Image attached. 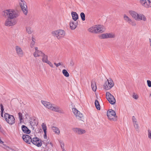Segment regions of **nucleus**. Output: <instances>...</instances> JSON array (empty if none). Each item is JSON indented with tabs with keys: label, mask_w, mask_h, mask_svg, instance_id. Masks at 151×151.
Instances as JSON below:
<instances>
[{
	"label": "nucleus",
	"mask_w": 151,
	"mask_h": 151,
	"mask_svg": "<svg viewBox=\"0 0 151 151\" xmlns=\"http://www.w3.org/2000/svg\"><path fill=\"white\" fill-rule=\"evenodd\" d=\"M2 15L4 17L14 19L18 17L19 15L18 11L13 9H6L3 11Z\"/></svg>",
	"instance_id": "f257e3e1"
},
{
	"label": "nucleus",
	"mask_w": 151,
	"mask_h": 151,
	"mask_svg": "<svg viewBox=\"0 0 151 151\" xmlns=\"http://www.w3.org/2000/svg\"><path fill=\"white\" fill-rule=\"evenodd\" d=\"M52 34L53 35L55 36L58 39H60L64 37L65 33L64 30L59 29L52 32Z\"/></svg>",
	"instance_id": "f03ea898"
},
{
	"label": "nucleus",
	"mask_w": 151,
	"mask_h": 151,
	"mask_svg": "<svg viewBox=\"0 0 151 151\" xmlns=\"http://www.w3.org/2000/svg\"><path fill=\"white\" fill-rule=\"evenodd\" d=\"M114 85V83L111 79H107L104 84V88L106 90L110 89Z\"/></svg>",
	"instance_id": "7ed1b4c3"
},
{
	"label": "nucleus",
	"mask_w": 151,
	"mask_h": 151,
	"mask_svg": "<svg viewBox=\"0 0 151 151\" xmlns=\"http://www.w3.org/2000/svg\"><path fill=\"white\" fill-rule=\"evenodd\" d=\"M4 118L6 122L12 125L15 122V119L14 116L7 113L4 114Z\"/></svg>",
	"instance_id": "20e7f679"
},
{
	"label": "nucleus",
	"mask_w": 151,
	"mask_h": 151,
	"mask_svg": "<svg viewBox=\"0 0 151 151\" xmlns=\"http://www.w3.org/2000/svg\"><path fill=\"white\" fill-rule=\"evenodd\" d=\"M107 115L110 119L113 121L116 120V118L117 117L116 112L112 109L109 110L107 112Z\"/></svg>",
	"instance_id": "39448f33"
},
{
	"label": "nucleus",
	"mask_w": 151,
	"mask_h": 151,
	"mask_svg": "<svg viewBox=\"0 0 151 151\" xmlns=\"http://www.w3.org/2000/svg\"><path fill=\"white\" fill-rule=\"evenodd\" d=\"M16 23L17 21L15 19L7 18L5 21L4 25L6 26L10 27L14 26Z\"/></svg>",
	"instance_id": "423d86ee"
},
{
	"label": "nucleus",
	"mask_w": 151,
	"mask_h": 151,
	"mask_svg": "<svg viewBox=\"0 0 151 151\" xmlns=\"http://www.w3.org/2000/svg\"><path fill=\"white\" fill-rule=\"evenodd\" d=\"M106 97L109 103L111 104H114L116 102V100L114 96L109 92L106 93Z\"/></svg>",
	"instance_id": "0eeeda50"
},
{
	"label": "nucleus",
	"mask_w": 151,
	"mask_h": 151,
	"mask_svg": "<svg viewBox=\"0 0 151 151\" xmlns=\"http://www.w3.org/2000/svg\"><path fill=\"white\" fill-rule=\"evenodd\" d=\"M19 4L24 14L26 15L27 13V6L26 4V2L24 0H20Z\"/></svg>",
	"instance_id": "6e6552de"
},
{
	"label": "nucleus",
	"mask_w": 151,
	"mask_h": 151,
	"mask_svg": "<svg viewBox=\"0 0 151 151\" xmlns=\"http://www.w3.org/2000/svg\"><path fill=\"white\" fill-rule=\"evenodd\" d=\"M142 5L146 8H151V0H140Z\"/></svg>",
	"instance_id": "1a4fd4ad"
},
{
	"label": "nucleus",
	"mask_w": 151,
	"mask_h": 151,
	"mask_svg": "<svg viewBox=\"0 0 151 151\" xmlns=\"http://www.w3.org/2000/svg\"><path fill=\"white\" fill-rule=\"evenodd\" d=\"M31 142L38 147H40L42 145L41 140L37 137L32 138Z\"/></svg>",
	"instance_id": "9d476101"
},
{
	"label": "nucleus",
	"mask_w": 151,
	"mask_h": 151,
	"mask_svg": "<svg viewBox=\"0 0 151 151\" xmlns=\"http://www.w3.org/2000/svg\"><path fill=\"white\" fill-rule=\"evenodd\" d=\"M124 20L127 22L128 24L133 26H135L136 25V24L135 22L134 21H133L126 14L124 15Z\"/></svg>",
	"instance_id": "9b49d317"
},
{
	"label": "nucleus",
	"mask_w": 151,
	"mask_h": 151,
	"mask_svg": "<svg viewBox=\"0 0 151 151\" xmlns=\"http://www.w3.org/2000/svg\"><path fill=\"white\" fill-rule=\"evenodd\" d=\"M96 33H101L105 30L104 26L101 25H95Z\"/></svg>",
	"instance_id": "f8f14e48"
},
{
	"label": "nucleus",
	"mask_w": 151,
	"mask_h": 151,
	"mask_svg": "<svg viewBox=\"0 0 151 151\" xmlns=\"http://www.w3.org/2000/svg\"><path fill=\"white\" fill-rule=\"evenodd\" d=\"M72 110L74 114L76 115L77 119H81L83 117V114L78 110L77 109L75 108H73Z\"/></svg>",
	"instance_id": "ddd939ff"
},
{
	"label": "nucleus",
	"mask_w": 151,
	"mask_h": 151,
	"mask_svg": "<svg viewBox=\"0 0 151 151\" xmlns=\"http://www.w3.org/2000/svg\"><path fill=\"white\" fill-rule=\"evenodd\" d=\"M23 140L27 143L30 144L32 141V138L27 134H24L22 136Z\"/></svg>",
	"instance_id": "4468645a"
},
{
	"label": "nucleus",
	"mask_w": 151,
	"mask_h": 151,
	"mask_svg": "<svg viewBox=\"0 0 151 151\" xmlns=\"http://www.w3.org/2000/svg\"><path fill=\"white\" fill-rule=\"evenodd\" d=\"M15 50L17 54L20 57L23 55V52L21 48L18 46H17L15 47Z\"/></svg>",
	"instance_id": "2eb2a0df"
},
{
	"label": "nucleus",
	"mask_w": 151,
	"mask_h": 151,
	"mask_svg": "<svg viewBox=\"0 0 151 151\" xmlns=\"http://www.w3.org/2000/svg\"><path fill=\"white\" fill-rule=\"evenodd\" d=\"M73 130L74 132L79 134H81L86 132V131L84 130L77 128H73Z\"/></svg>",
	"instance_id": "dca6fc26"
},
{
	"label": "nucleus",
	"mask_w": 151,
	"mask_h": 151,
	"mask_svg": "<svg viewBox=\"0 0 151 151\" xmlns=\"http://www.w3.org/2000/svg\"><path fill=\"white\" fill-rule=\"evenodd\" d=\"M42 103L46 108L48 109H51L52 106V104L49 102H47L44 101H41Z\"/></svg>",
	"instance_id": "f3484780"
},
{
	"label": "nucleus",
	"mask_w": 151,
	"mask_h": 151,
	"mask_svg": "<svg viewBox=\"0 0 151 151\" xmlns=\"http://www.w3.org/2000/svg\"><path fill=\"white\" fill-rule=\"evenodd\" d=\"M42 103L46 108L48 109H51L52 106V104L49 102H47L44 101H41Z\"/></svg>",
	"instance_id": "a211bd4d"
},
{
	"label": "nucleus",
	"mask_w": 151,
	"mask_h": 151,
	"mask_svg": "<svg viewBox=\"0 0 151 151\" xmlns=\"http://www.w3.org/2000/svg\"><path fill=\"white\" fill-rule=\"evenodd\" d=\"M51 110L61 114H64L63 110L61 109L58 106H53Z\"/></svg>",
	"instance_id": "6ab92c4d"
},
{
	"label": "nucleus",
	"mask_w": 151,
	"mask_h": 151,
	"mask_svg": "<svg viewBox=\"0 0 151 151\" xmlns=\"http://www.w3.org/2000/svg\"><path fill=\"white\" fill-rule=\"evenodd\" d=\"M22 130L24 133L29 134L30 133V130L24 125H22L21 127Z\"/></svg>",
	"instance_id": "aec40b11"
},
{
	"label": "nucleus",
	"mask_w": 151,
	"mask_h": 151,
	"mask_svg": "<svg viewBox=\"0 0 151 151\" xmlns=\"http://www.w3.org/2000/svg\"><path fill=\"white\" fill-rule=\"evenodd\" d=\"M129 13L133 18L136 20H137V19L138 16V13L136 12L133 11H129Z\"/></svg>",
	"instance_id": "412c9836"
},
{
	"label": "nucleus",
	"mask_w": 151,
	"mask_h": 151,
	"mask_svg": "<svg viewBox=\"0 0 151 151\" xmlns=\"http://www.w3.org/2000/svg\"><path fill=\"white\" fill-rule=\"evenodd\" d=\"M146 19L145 15H144L143 14H138L137 19V20H143L144 21H146Z\"/></svg>",
	"instance_id": "4be33fe9"
},
{
	"label": "nucleus",
	"mask_w": 151,
	"mask_h": 151,
	"mask_svg": "<svg viewBox=\"0 0 151 151\" xmlns=\"http://www.w3.org/2000/svg\"><path fill=\"white\" fill-rule=\"evenodd\" d=\"M71 15L73 19L75 21H76L78 18V16L77 14L75 12H72Z\"/></svg>",
	"instance_id": "5701e85b"
},
{
	"label": "nucleus",
	"mask_w": 151,
	"mask_h": 151,
	"mask_svg": "<svg viewBox=\"0 0 151 151\" xmlns=\"http://www.w3.org/2000/svg\"><path fill=\"white\" fill-rule=\"evenodd\" d=\"M44 53L42 52L41 51L39 50L37 52H35L33 53V55L35 57L39 56H41Z\"/></svg>",
	"instance_id": "b1692460"
},
{
	"label": "nucleus",
	"mask_w": 151,
	"mask_h": 151,
	"mask_svg": "<svg viewBox=\"0 0 151 151\" xmlns=\"http://www.w3.org/2000/svg\"><path fill=\"white\" fill-rule=\"evenodd\" d=\"M91 87L94 91H96V86L95 81H91Z\"/></svg>",
	"instance_id": "393cba45"
},
{
	"label": "nucleus",
	"mask_w": 151,
	"mask_h": 151,
	"mask_svg": "<svg viewBox=\"0 0 151 151\" xmlns=\"http://www.w3.org/2000/svg\"><path fill=\"white\" fill-rule=\"evenodd\" d=\"M70 26L71 29H74L76 27L77 24L73 21L71 22L70 23Z\"/></svg>",
	"instance_id": "a878e982"
},
{
	"label": "nucleus",
	"mask_w": 151,
	"mask_h": 151,
	"mask_svg": "<svg viewBox=\"0 0 151 151\" xmlns=\"http://www.w3.org/2000/svg\"><path fill=\"white\" fill-rule=\"evenodd\" d=\"M42 60L44 63H46L48 61V56L44 53L42 56Z\"/></svg>",
	"instance_id": "bb28decb"
},
{
	"label": "nucleus",
	"mask_w": 151,
	"mask_h": 151,
	"mask_svg": "<svg viewBox=\"0 0 151 151\" xmlns=\"http://www.w3.org/2000/svg\"><path fill=\"white\" fill-rule=\"evenodd\" d=\"M88 31L92 33H96L95 25L90 28L88 29Z\"/></svg>",
	"instance_id": "cd10ccee"
},
{
	"label": "nucleus",
	"mask_w": 151,
	"mask_h": 151,
	"mask_svg": "<svg viewBox=\"0 0 151 151\" xmlns=\"http://www.w3.org/2000/svg\"><path fill=\"white\" fill-rule=\"evenodd\" d=\"M132 120L135 128L138 129L139 127L137 123L136 119L135 118L134 116H132Z\"/></svg>",
	"instance_id": "c85d7f7f"
},
{
	"label": "nucleus",
	"mask_w": 151,
	"mask_h": 151,
	"mask_svg": "<svg viewBox=\"0 0 151 151\" xmlns=\"http://www.w3.org/2000/svg\"><path fill=\"white\" fill-rule=\"evenodd\" d=\"M52 129L53 132L56 134H58L60 133V130L57 127L53 126L52 127Z\"/></svg>",
	"instance_id": "c756f323"
},
{
	"label": "nucleus",
	"mask_w": 151,
	"mask_h": 151,
	"mask_svg": "<svg viewBox=\"0 0 151 151\" xmlns=\"http://www.w3.org/2000/svg\"><path fill=\"white\" fill-rule=\"evenodd\" d=\"M95 104L96 109L98 110H100V106L99 103L97 100H95Z\"/></svg>",
	"instance_id": "7c9ffc66"
},
{
	"label": "nucleus",
	"mask_w": 151,
	"mask_h": 151,
	"mask_svg": "<svg viewBox=\"0 0 151 151\" xmlns=\"http://www.w3.org/2000/svg\"><path fill=\"white\" fill-rule=\"evenodd\" d=\"M108 38H114L115 37V35L113 33H107Z\"/></svg>",
	"instance_id": "2f4dec72"
},
{
	"label": "nucleus",
	"mask_w": 151,
	"mask_h": 151,
	"mask_svg": "<svg viewBox=\"0 0 151 151\" xmlns=\"http://www.w3.org/2000/svg\"><path fill=\"white\" fill-rule=\"evenodd\" d=\"M30 124L32 127L35 126H37V124H36L35 119L31 120L30 121Z\"/></svg>",
	"instance_id": "473e14b6"
},
{
	"label": "nucleus",
	"mask_w": 151,
	"mask_h": 151,
	"mask_svg": "<svg viewBox=\"0 0 151 151\" xmlns=\"http://www.w3.org/2000/svg\"><path fill=\"white\" fill-rule=\"evenodd\" d=\"M62 73L63 75L66 77H68L69 76V75L67 70L65 69H63V70Z\"/></svg>",
	"instance_id": "72a5a7b5"
},
{
	"label": "nucleus",
	"mask_w": 151,
	"mask_h": 151,
	"mask_svg": "<svg viewBox=\"0 0 151 151\" xmlns=\"http://www.w3.org/2000/svg\"><path fill=\"white\" fill-rule=\"evenodd\" d=\"M19 118L20 120V122L21 123L23 122V116L21 112H19L18 113Z\"/></svg>",
	"instance_id": "f704fd0d"
},
{
	"label": "nucleus",
	"mask_w": 151,
	"mask_h": 151,
	"mask_svg": "<svg viewBox=\"0 0 151 151\" xmlns=\"http://www.w3.org/2000/svg\"><path fill=\"white\" fill-rule=\"evenodd\" d=\"M80 16L82 21H84L85 20V15L84 13L81 12L80 14Z\"/></svg>",
	"instance_id": "c9c22d12"
},
{
	"label": "nucleus",
	"mask_w": 151,
	"mask_h": 151,
	"mask_svg": "<svg viewBox=\"0 0 151 151\" xmlns=\"http://www.w3.org/2000/svg\"><path fill=\"white\" fill-rule=\"evenodd\" d=\"M100 37V38L102 39L108 38L107 33L102 34Z\"/></svg>",
	"instance_id": "e433bc0d"
},
{
	"label": "nucleus",
	"mask_w": 151,
	"mask_h": 151,
	"mask_svg": "<svg viewBox=\"0 0 151 151\" xmlns=\"http://www.w3.org/2000/svg\"><path fill=\"white\" fill-rule=\"evenodd\" d=\"M42 127L44 132H46L47 130V126L46 124L42 123Z\"/></svg>",
	"instance_id": "4c0bfd02"
},
{
	"label": "nucleus",
	"mask_w": 151,
	"mask_h": 151,
	"mask_svg": "<svg viewBox=\"0 0 151 151\" xmlns=\"http://www.w3.org/2000/svg\"><path fill=\"white\" fill-rule=\"evenodd\" d=\"M0 107H1V116L3 117V112L4 111V107H3V105L2 104H0Z\"/></svg>",
	"instance_id": "58836bf2"
},
{
	"label": "nucleus",
	"mask_w": 151,
	"mask_h": 151,
	"mask_svg": "<svg viewBox=\"0 0 151 151\" xmlns=\"http://www.w3.org/2000/svg\"><path fill=\"white\" fill-rule=\"evenodd\" d=\"M27 32L29 34H31L32 33V31L31 30V28L29 27L26 28Z\"/></svg>",
	"instance_id": "ea45409f"
},
{
	"label": "nucleus",
	"mask_w": 151,
	"mask_h": 151,
	"mask_svg": "<svg viewBox=\"0 0 151 151\" xmlns=\"http://www.w3.org/2000/svg\"><path fill=\"white\" fill-rule=\"evenodd\" d=\"M148 138L150 139H151V131L150 129H148Z\"/></svg>",
	"instance_id": "a19ab883"
},
{
	"label": "nucleus",
	"mask_w": 151,
	"mask_h": 151,
	"mask_svg": "<svg viewBox=\"0 0 151 151\" xmlns=\"http://www.w3.org/2000/svg\"><path fill=\"white\" fill-rule=\"evenodd\" d=\"M46 63L48 64L51 67L53 68V65L52 63L49 61H48Z\"/></svg>",
	"instance_id": "79ce46f5"
},
{
	"label": "nucleus",
	"mask_w": 151,
	"mask_h": 151,
	"mask_svg": "<svg viewBox=\"0 0 151 151\" xmlns=\"http://www.w3.org/2000/svg\"><path fill=\"white\" fill-rule=\"evenodd\" d=\"M147 82L148 86L149 87H151V81L150 80H147Z\"/></svg>",
	"instance_id": "37998d69"
},
{
	"label": "nucleus",
	"mask_w": 151,
	"mask_h": 151,
	"mask_svg": "<svg viewBox=\"0 0 151 151\" xmlns=\"http://www.w3.org/2000/svg\"><path fill=\"white\" fill-rule=\"evenodd\" d=\"M35 42L34 41H32L31 42L30 44V47H33L34 46V45H35Z\"/></svg>",
	"instance_id": "c03bdc74"
},
{
	"label": "nucleus",
	"mask_w": 151,
	"mask_h": 151,
	"mask_svg": "<svg viewBox=\"0 0 151 151\" xmlns=\"http://www.w3.org/2000/svg\"><path fill=\"white\" fill-rule=\"evenodd\" d=\"M45 149H46L47 151H50L51 150V148H50L47 145V146H45Z\"/></svg>",
	"instance_id": "a18cd8bd"
},
{
	"label": "nucleus",
	"mask_w": 151,
	"mask_h": 151,
	"mask_svg": "<svg viewBox=\"0 0 151 151\" xmlns=\"http://www.w3.org/2000/svg\"><path fill=\"white\" fill-rule=\"evenodd\" d=\"M54 64L55 65V66L57 67H58V66H59L60 65H61V63H54Z\"/></svg>",
	"instance_id": "49530a36"
},
{
	"label": "nucleus",
	"mask_w": 151,
	"mask_h": 151,
	"mask_svg": "<svg viewBox=\"0 0 151 151\" xmlns=\"http://www.w3.org/2000/svg\"><path fill=\"white\" fill-rule=\"evenodd\" d=\"M133 97L135 99H137L138 98V97L137 95H136L135 94L133 95Z\"/></svg>",
	"instance_id": "de8ad7c7"
},
{
	"label": "nucleus",
	"mask_w": 151,
	"mask_h": 151,
	"mask_svg": "<svg viewBox=\"0 0 151 151\" xmlns=\"http://www.w3.org/2000/svg\"><path fill=\"white\" fill-rule=\"evenodd\" d=\"M44 137L45 139L47 138V131L46 132H44Z\"/></svg>",
	"instance_id": "09e8293b"
},
{
	"label": "nucleus",
	"mask_w": 151,
	"mask_h": 151,
	"mask_svg": "<svg viewBox=\"0 0 151 151\" xmlns=\"http://www.w3.org/2000/svg\"><path fill=\"white\" fill-rule=\"evenodd\" d=\"M42 143L44 144V145L45 146H47V143H46V142H45V141H42Z\"/></svg>",
	"instance_id": "8fccbe9b"
},
{
	"label": "nucleus",
	"mask_w": 151,
	"mask_h": 151,
	"mask_svg": "<svg viewBox=\"0 0 151 151\" xmlns=\"http://www.w3.org/2000/svg\"><path fill=\"white\" fill-rule=\"evenodd\" d=\"M61 147L63 150V149H64V144L63 143H62V145H61Z\"/></svg>",
	"instance_id": "3c124183"
},
{
	"label": "nucleus",
	"mask_w": 151,
	"mask_h": 151,
	"mask_svg": "<svg viewBox=\"0 0 151 151\" xmlns=\"http://www.w3.org/2000/svg\"><path fill=\"white\" fill-rule=\"evenodd\" d=\"M32 41H34L35 42V39L33 37H32Z\"/></svg>",
	"instance_id": "603ef678"
},
{
	"label": "nucleus",
	"mask_w": 151,
	"mask_h": 151,
	"mask_svg": "<svg viewBox=\"0 0 151 151\" xmlns=\"http://www.w3.org/2000/svg\"><path fill=\"white\" fill-rule=\"evenodd\" d=\"M35 52H37L39 50H38V48L37 47H35Z\"/></svg>",
	"instance_id": "864d4df0"
},
{
	"label": "nucleus",
	"mask_w": 151,
	"mask_h": 151,
	"mask_svg": "<svg viewBox=\"0 0 151 151\" xmlns=\"http://www.w3.org/2000/svg\"><path fill=\"white\" fill-rule=\"evenodd\" d=\"M46 143H47V146L48 144H50V141H48V140H47V141L46 142Z\"/></svg>",
	"instance_id": "5fc2aeb1"
},
{
	"label": "nucleus",
	"mask_w": 151,
	"mask_h": 151,
	"mask_svg": "<svg viewBox=\"0 0 151 151\" xmlns=\"http://www.w3.org/2000/svg\"><path fill=\"white\" fill-rule=\"evenodd\" d=\"M4 142L2 141L1 139H0V143L2 144Z\"/></svg>",
	"instance_id": "6e6d98bb"
},
{
	"label": "nucleus",
	"mask_w": 151,
	"mask_h": 151,
	"mask_svg": "<svg viewBox=\"0 0 151 151\" xmlns=\"http://www.w3.org/2000/svg\"><path fill=\"white\" fill-rule=\"evenodd\" d=\"M50 145H51V148H52V147H53V145L52 144V142H50Z\"/></svg>",
	"instance_id": "4d7b16f0"
},
{
	"label": "nucleus",
	"mask_w": 151,
	"mask_h": 151,
	"mask_svg": "<svg viewBox=\"0 0 151 151\" xmlns=\"http://www.w3.org/2000/svg\"><path fill=\"white\" fill-rule=\"evenodd\" d=\"M149 40V41H150V43H151V39L150 38Z\"/></svg>",
	"instance_id": "13d9d810"
},
{
	"label": "nucleus",
	"mask_w": 151,
	"mask_h": 151,
	"mask_svg": "<svg viewBox=\"0 0 151 151\" xmlns=\"http://www.w3.org/2000/svg\"><path fill=\"white\" fill-rule=\"evenodd\" d=\"M63 151H66L64 150V149H63Z\"/></svg>",
	"instance_id": "bf43d9fd"
},
{
	"label": "nucleus",
	"mask_w": 151,
	"mask_h": 151,
	"mask_svg": "<svg viewBox=\"0 0 151 151\" xmlns=\"http://www.w3.org/2000/svg\"><path fill=\"white\" fill-rule=\"evenodd\" d=\"M150 46L151 47V43H150Z\"/></svg>",
	"instance_id": "052dcab7"
},
{
	"label": "nucleus",
	"mask_w": 151,
	"mask_h": 151,
	"mask_svg": "<svg viewBox=\"0 0 151 151\" xmlns=\"http://www.w3.org/2000/svg\"><path fill=\"white\" fill-rule=\"evenodd\" d=\"M44 151H45V150H44Z\"/></svg>",
	"instance_id": "680f3d73"
}]
</instances>
